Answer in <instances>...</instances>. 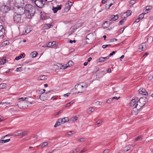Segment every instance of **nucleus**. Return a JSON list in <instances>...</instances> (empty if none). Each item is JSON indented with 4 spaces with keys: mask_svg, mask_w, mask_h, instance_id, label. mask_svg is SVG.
<instances>
[{
    "mask_svg": "<svg viewBox=\"0 0 153 153\" xmlns=\"http://www.w3.org/2000/svg\"><path fill=\"white\" fill-rule=\"evenodd\" d=\"M21 100L18 103V105L20 108H27L28 107V105L32 104V102L28 100V98L27 97H21L19 99V100Z\"/></svg>",
    "mask_w": 153,
    "mask_h": 153,
    "instance_id": "obj_1",
    "label": "nucleus"
},
{
    "mask_svg": "<svg viewBox=\"0 0 153 153\" xmlns=\"http://www.w3.org/2000/svg\"><path fill=\"white\" fill-rule=\"evenodd\" d=\"M87 85L85 83L77 84L75 85V88L78 93H82L86 91Z\"/></svg>",
    "mask_w": 153,
    "mask_h": 153,
    "instance_id": "obj_2",
    "label": "nucleus"
},
{
    "mask_svg": "<svg viewBox=\"0 0 153 153\" xmlns=\"http://www.w3.org/2000/svg\"><path fill=\"white\" fill-rule=\"evenodd\" d=\"M148 100L145 97L140 98L137 102L136 105L139 108L141 109L147 102Z\"/></svg>",
    "mask_w": 153,
    "mask_h": 153,
    "instance_id": "obj_3",
    "label": "nucleus"
},
{
    "mask_svg": "<svg viewBox=\"0 0 153 153\" xmlns=\"http://www.w3.org/2000/svg\"><path fill=\"white\" fill-rule=\"evenodd\" d=\"M10 9V6H7L4 4L0 6V11L3 13H7Z\"/></svg>",
    "mask_w": 153,
    "mask_h": 153,
    "instance_id": "obj_4",
    "label": "nucleus"
},
{
    "mask_svg": "<svg viewBox=\"0 0 153 153\" xmlns=\"http://www.w3.org/2000/svg\"><path fill=\"white\" fill-rule=\"evenodd\" d=\"M46 0H35L34 1L36 5L38 7L42 8L45 4Z\"/></svg>",
    "mask_w": 153,
    "mask_h": 153,
    "instance_id": "obj_5",
    "label": "nucleus"
},
{
    "mask_svg": "<svg viewBox=\"0 0 153 153\" xmlns=\"http://www.w3.org/2000/svg\"><path fill=\"white\" fill-rule=\"evenodd\" d=\"M14 22L16 23H20L21 22V15L16 14L13 16Z\"/></svg>",
    "mask_w": 153,
    "mask_h": 153,
    "instance_id": "obj_6",
    "label": "nucleus"
},
{
    "mask_svg": "<svg viewBox=\"0 0 153 153\" xmlns=\"http://www.w3.org/2000/svg\"><path fill=\"white\" fill-rule=\"evenodd\" d=\"M51 92V91H49L48 93H42L39 97L40 99L42 101H45L47 100L48 97L47 93L50 92Z\"/></svg>",
    "mask_w": 153,
    "mask_h": 153,
    "instance_id": "obj_7",
    "label": "nucleus"
},
{
    "mask_svg": "<svg viewBox=\"0 0 153 153\" xmlns=\"http://www.w3.org/2000/svg\"><path fill=\"white\" fill-rule=\"evenodd\" d=\"M140 108H139L138 107H137V106L135 105V106L131 110V114L134 116L136 115L138 113L139 110L140 109Z\"/></svg>",
    "mask_w": 153,
    "mask_h": 153,
    "instance_id": "obj_8",
    "label": "nucleus"
},
{
    "mask_svg": "<svg viewBox=\"0 0 153 153\" xmlns=\"http://www.w3.org/2000/svg\"><path fill=\"white\" fill-rule=\"evenodd\" d=\"M146 44L145 43H142L141 45L139 46L138 51L141 52L143 51H145L146 49Z\"/></svg>",
    "mask_w": 153,
    "mask_h": 153,
    "instance_id": "obj_9",
    "label": "nucleus"
},
{
    "mask_svg": "<svg viewBox=\"0 0 153 153\" xmlns=\"http://www.w3.org/2000/svg\"><path fill=\"white\" fill-rule=\"evenodd\" d=\"M72 5V3L71 1H68V3L65 5V7L64 10L65 11L68 12L70 9L71 6Z\"/></svg>",
    "mask_w": 153,
    "mask_h": 153,
    "instance_id": "obj_10",
    "label": "nucleus"
},
{
    "mask_svg": "<svg viewBox=\"0 0 153 153\" xmlns=\"http://www.w3.org/2000/svg\"><path fill=\"white\" fill-rule=\"evenodd\" d=\"M138 91L139 94H140L146 96L148 95V93L147 91L145 89L143 88H140L138 90Z\"/></svg>",
    "mask_w": 153,
    "mask_h": 153,
    "instance_id": "obj_11",
    "label": "nucleus"
},
{
    "mask_svg": "<svg viewBox=\"0 0 153 153\" xmlns=\"http://www.w3.org/2000/svg\"><path fill=\"white\" fill-rule=\"evenodd\" d=\"M138 100V98L137 97H135L134 99H132L130 102V105L131 106H134L137 103Z\"/></svg>",
    "mask_w": 153,
    "mask_h": 153,
    "instance_id": "obj_12",
    "label": "nucleus"
},
{
    "mask_svg": "<svg viewBox=\"0 0 153 153\" xmlns=\"http://www.w3.org/2000/svg\"><path fill=\"white\" fill-rule=\"evenodd\" d=\"M4 29L2 25H0V38H2L4 36Z\"/></svg>",
    "mask_w": 153,
    "mask_h": 153,
    "instance_id": "obj_13",
    "label": "nucleus"
},
{
    "mask_svg": "<svg viewBox=\"0 0 153 153\" xmlns=\"http://www.w3.org/2000/svg\"><path fill=\"white\" fill-rule=\"evenodd\" d=\"M95 108L94 107H90L87 110V112L88 114H91L95 111Z\"/></svg>",
    "mask_w": 153,
    "mask_h": 153,
    "instance_id": "obj_14",
    "label": "nucleus"
},
{
    "mask_svg": "<svg viewBox=\"0 0 153 153\" xmlns=\"http://www.w3.org/2000/svg\"><path fill=\"white\" fill-rule=\"evenodd\" d=\"M15 2L18 5L22 6L24 4L23 0H15Z\"/></svg>",
    "mask_w": 153,
    "mask_h": 153,
    "instance_id": "obj_15",
    "label": "nucleus"
},
{
    "mask_svg": "<svg viewBox=\"0 0 153 153\" xmlns=\"http://www.w3.org/2000/svg\"><path fill=\"white\" fill-rule=\"evenodd\" d=\"M30 11L29 10H26V11L25 12V13L26 17L28 18H31V15L30 13Z\"/></svg>",
    "mask_w": 153,
    "mask_h": 153,
    "instance_id": "obj_16",
    "label": "nucleus"
},
{
    "mask_svg": "<svg viewBox=\"0 0 153 153\" xmlns=\"http://www.w3.org/2000/svg\"><path fill=\"white\" fill-rule=\"evenodd\" d=\"M78 118V117L76 116L74 117H73L70 119V123H73L76 121Z\"/></svg>",
    "mask_w": 153,
    "mask_h": 153,
    "instance_id": "obj_17",
    "label": "nucleus"
},
{
    "mask_svg": "<svg viewBox=\"0 0 153 153\" xmlns=\"http://www.w3.org/2000/svg\"><path fill=\"white\" fill-rule=\"evenodd\" d=\"M53 25L52 24H45L43 25V28L44 29H47L50 28L52 27Z\"/></svg>",
    "mask_w": 153,
    "mask_h": 153,
    "instance_id": "obj_18",
    "label": "nucleus"
},
{
    "mask_svg": "<svg viewBox=\"0 0 153 153\" xmlns=\"http://www.w3.org/2000/svg\"><path fill=\"white\" fill-rule=\"evenodd\" d=\"M61 119V121L62 124H64L67 122L70 121V120L68 117H64L62 118H60Z\"/></svg>",
    "mask_w": 153,
    "mask_h": 153,
    "instance_id": "obj_19",
    "label": "nucleus"
},
{
    "mask_svg": "<svg viewBox=\"0 0 153 153\" xmlns=\"http://www.w3.org/2000/svg\"><path fill=\"white\" fill-rule=\"evenodd\" d=\"M62 6V5H61L60 6H58V7H53L52 10H53V12L54 13H56L57 10L61 9Z\"/></svg>",
    "mask_w": 153,
    "mask_h": 153,
    "instance_id": "obj_20",
    "label": "nucleus"
},
{
    "mask_svg": "<svg viewBox=\"0 0 153 153\" xmlns=\"http://www.w3.org/2000/svg\"><path fill=\"white\" fill-rule=\"evenodd\" d=\"M61 124H62L61 121V119H60V118L58 120L54 126L55 127H56L57 126H60Z\"/></svg>",
    "mask_w": 153,
    "mask_h": 153,
    "instance_id": "obj_21",
    "label": "nucleus"
},
{
    "mask_svg": "<svg viewBox=\"0 0 153 153\" xmlns=\"http://www.w3.org/2000/svg\"><path fill=\"white\" fill-rule=\"evenodd\" d=\"M25 32L24 34H27V33H30L31 31V30L30 28L29 27H27L26 28H25Z\"/></svg>",
    "mask_w": 153,
    "mask_h": 153,
    "instance_id": "obj_22",
    "label": "nucleus"
},
{
    "mask_svg": "<svg viewBox=\"0 0 153 153\" xmlns=\"http://www.w3.org/2000/svg\"><path fill=\"white\" fill-rule=\"evenodd\" d=\"M47 79V76L45 75L41 76L38 77V79L41 80H44Z\"/></svg>",
    "mask_w": 153,
    "mask_h": 153,
    "instance_id": "obj_23",
    "label": "nucleus"
},
{
    "mask_svg": "<svg viewBox=\"0 0 153 153\" xmlns=\"http://www.w3.org/2000/svg\"><path fill=\"white\" fill-rule=\"evenodd\" d=\"M142 140V136H140L137 137L136 138L134 139L133 141L134 142L141 141Z\"/></svg>",
    "mask_w": 153,
    "mask_h": 153,
    "instance_id": "obj_24",
    "label": "nucleus"
},
{
    "mask_svg": "<svg viewBox=\"0 0 153 153\" xmlns=\"http://www.w3.org/2000/svg\"><path fill=\"white\" fill-rule=\"evenodd\" d=\"M7 62V60H6V58L4 57L0 61V65L4 64Z\"/></svg>",
    "mask_w": 153,
    "mask_h": 153,
    "instance_id": "obj_25",
    "label": "nucleus"
},
{
    "mask_svg": "<svg viewBox=\"0 0 153 153\" xmlns=\"http://www.w3.org/2000/svg\"><path fill=\"white\" fill-rule=\"evenodd\" d=\"M131 148V145H129L126 146L124 150V152H126L127 151L129 150Z\"/></svg>",
    "mask_w": 153,
    "mask_h": 153,
    "instance_id": "obj_26",
    "label": "nucleus"
},
{
    "mask_svg": "<svg viewBox=\"0 0 153 153\" xmlns=\"http://www.w3.org/2000/svg\"><path fill=\"white\" fill-rule=\"evenodd\" d=\"M118 15H116L115 16L112 15L111 16V18L112 20L115 21L118 19Z\"/></svg>",
    "mask_w": 153,
    "mask_h": 153,
    "instance_id": "obj_27",
    "label": "nucleus"
},
{
    "mask_svg": "<svg viewBox=\"0 0 153 153\" xmlns=\"http://www.w3.org/2000/svg\"><path fill=\"white\" fill-rule=\"evenodd\" d=\"M28 134V132L26 131H24L21 132V135H22V137H24L27 135Z\"/></svg>",
    "mask_w": 153,
    "mask_h": 153,
    "instance_id": "obj_28",
    "label": "nucleus"
},
{
    "mask_svg": "<svg viewBox=\"0 0 153 153\" xmlns=\"http://www.w3.org/2000/svg\"><path fill=\"white\" fill-rule=\"evenodd\" d=\"M79 148H77L71 151L70 152V153H76L79 152Z\"/></svg>",
    "mask_w": 153,
    "mask_h": 153,
    "instance_id": "obj_29",
    "label": "nucleus"
},
{
    "mask_svg": "<svg viewBox=\"0 0 153 153\" xmlns=\"http://www.w3.org/2000/svg\"><path fill=\"white\" fill-rule=\"evenodd\" d=\"M9 42L8 41L6 40L5 41H4L2 43V46H4L6 45H8L9 44Z\"/></svg>",
    "mask_w": 153,
    "mask_h": 153,
    "instance_id": "obj_30",
    "label": "nucleus"
},
{
    "mask_svg": "<svg viewBox=\"0 0 153 153\" xmlns=\"http://www.w3.org/2000/svg\"><path fill=\"white\" fill-rule=\"evenodd\" d=\"M104 61L103 57H100L97 60V62L98 63L102 62Z\"/></svg>",
    "mask_w": 153,
    "mask_h": 153,
    "instance_id": "obj_31",
    "label": "nucleus"
},
{
    "mask_svg": "<svg viewBox=\"0 0 153 153\" xmlns=\"http://www.w3.org/2000/svg\"><path fill=\"white\" fill-rule=\"evenodd\" d=\"M69 67V65H68V64H65L64 65L61 66L60 67V69H66L67 68Z\"/></svg>",
    "mask_w": 153,
    "mask_h": 153,
    "instance_id": "obj_32",
    "label": "nucleus"
},
{
    "mask_svg": "<svg viewBox=\"0 0 153 153\" xmlns=\"http://www.w3.org/2000/svg\"><path fill=\"white\" fill-rule=\"evenodd\" d=\"M131 11L130 10H128L126 12L124 13V14H126V16L128 17L129 16L131 15Z\"/></svg>",
    "mask_w": 153,
    "mask_h": 153,
    "instance_id": "obj_33",
    "label": "nucleus"
},
{
    "mask_svg": "<svg viewBox=\"0 0 153 153\" xmlns=\"http://www.w3.org/2000/svg\"><path fill=\"white\" fill-rule=\"evenodd\" d=\"M48 145V143L47 142H45L42 143L41 144V147L42 148H43L44 147L47 146Z\"/></svg>",
    "mask_w": 153,
    "mask_h": 153,
    "instance_id": "obj_34",
    "label": "nucleus"
},
{
    "mask_svg": "<svg viewBox=\"0 0 153 153\" xmlns=\"http://www.w3.org/2000/svg\"><path fill=\"white\" fill-rule=\"evenodd\" d=\"M10 140V139H7L6 140H1L0 141V142L2 143H7Z\"/></svg>",
    "mask_w": 153,
    "mask_h": 153,
    "instance_id": "obj_35",
    "label": "nucleus"
},
{
    "mask_svg": "<svg viewBox=\"0 0 153 153\" xmlns=\"http://www.w3.org/2000/svg\"><path fill=\"white\" fill-rule=\"evenodd\" d=\"M7 86L6 84L2 83L0 84V89H3L5 88Z\"/></svg>",
    "mask_w": 153,
    "mask_h": 153,
    "instance_id": "obj_36",
    "label": "nucleus"
},
{
    "mask_svg": "<svg viewBox=\"0 0 153 153\" xmlns=\"http://www.w3.org/2000/svg\"><path fill=\"white\" fill-rule=\"evenodd\" d=\"M74 101L73 100L71 101V102H69V103H67V104H66V105H65V107H69V106H70L71 105V104H73V103H74Z\"/></svg>",
    "mask_w": 153,
    "mask_h": 153,
    "instance_id": "obj_37",
    "label": "nucleus"
},
{
    "mask_svg": "<svg viewBox=\"0 0 153 153\" xmlns=\"http://www.w3.org/2000/svg\"><path fill=\"white\" fill-rule=\"evenodd\" d=\"M21 132L20 131H18L14 133V136H17L21 135Z\"/></svg>",
    "mask_w": 153,
    "mask_h": 153,
    "instance_id": "obj_38",
    "label": "nucleus"
},
{
    "mask_svg": "<svg viewBox=\"0 0 153 153\" xmlns=\"http://www.w3.org/2000/svg\"><path fill=\"white\" fill-rule=\"evenodd\" d=\"M136 1V0H133L129 2V3L128 5L129 6H131L133 4L135 3Z\"/></svg>",
    "mask_w": 153,
    "mask_h": 153,
    "instance_id": "obj_39",
    "label": "nucleus"
},
{
    "mask_svg": "<svg viewBox=\"0 0 153 153\" xmlns=\"http://www.w3.org/2000/svg\"><path fill=\"white\" fill-rule=\"evenodd\" d=\"M73 64V62L71 61H69L66 64L69 65V67L72 66Z\"/></svg>",
    "mask_w": 153,
    "mask_h": 153,
    "instance_id": "obj_40",
    "label": "nucleus"
},
{
    "mask_svg": "<svg viewBox=\"0 0 153 153\" xmlns=\"http://www.w3.org/2000/svg\"><path fill=\"white\" fill-rule=\"evenodd\" d=\"M37 53L36 52H33L31 53L32 56V57H35L37 55Z\"/></svg>",
    "mask_w": 153,
    "mask_h": 153,
    "instance_id": "obj_41",
    "label": "nucleus"
},
{
    "mask_svg": "<svg viewBox=\"0 0 153 153\" xmlns=\"http://www.w3.org/2000/svg\"><path fill=\"white\" fill-rule=\"evenodd\" d=\"M145 14V13H143L140 15L138 18L139 19H140V20L142 19L143 18L144 15Z\"/></svg>",
    "mask_w": 153,
    "mask_h": 153,
    "instance_id": "obj_42",
    "label": "nucleus"
},
{
    "mask_svg": "<svg viewBox=\"0 0 153 153\" xmlns=\"http://www.w3.org/2000/svg\"><path fill=\"white\" fill-rule=\"evenodd\" d=\"M152 8V7L151 6H148L146 7V10L149 11Z\"/></svg>",
    "mask_w": 153,
    "mask_h": 153,
    "instance_id": "obj_43",
    "label": "nucleus"
},
{
    "mask_svg": "<svg viewBox=\"0 0 153 153\" xmlns=\"http://www.w3.org/2000/svg\"><path fill=\"white\" fill-rule=\"evenodd\" d=\"M74 134L75 133L74 131H69L67 133V134L68 135H71L72 134Z\"/></svg>",
    "mask_w": 153,
    "mask_h": 153,
    "instance_id": "obj_44",
    "label": "nucleus"
},
{
    "mask_svg": "<svg viewBox=\"0 0 153 153\" xmlns=\"http://www.w3.org/2000/svg\"><path fill=\"white\" fill-rule=\"evenodd\" d=\"M78 141L80 142H84L85 141V139L84 138H81L78 140Z\"/></svg>",
    "mask_w": 153,
    "mask_h": 153,
    "instance_id": "obj_45",
    "label": "nucleus"
},
{
    "mask_svg": "<svg viewBox=\"0 0 153 153\" xmlns=\"http://www.w3.org/2000/svg\"><path fill=\"white\" fill-rule=\"evenodd\" d=\"M62 110H60V111H59L58 112H56V113H55V114H54V115H58V114H61V113H62Z\"/></svg>",
    "mask_w": 153,
    "mask_h": 153,
    "instance_id": "obj_46",
    "label": "nucleus"
},
{
    "mask_svg": "<svg viewBox=\"0 0 153 153\" xmlns=\"http://www.w3.org/2000/svg\"><path fill=\"white\" fill-rule=\"evenodd\" d=\"M126 19H122L120 21L119 23L120 24V25H122L124 23V22L126 21Z\"/></svg>",
    "mask_w": 153,
    "mask_h": 153,
    "instance_id": "obj_47",
    "label": "nucleus"
},
{
    "mask_svg": "<svg viewBox=\"0 0 153 153\" xmlns=\"http://www.w3.org/2000/svg\"><path fill=\"white\" fill-rule=\"evenodd\" d=\"M0 104L2 105H3L4 104H6V105H10V102H1Z\"/></svg>",
    "mask_w": 153,
    "mask_h": 153,
    "instance_id": "obj_48",
    "label": "nucleus"
},
{
    "mask_svg": "<svg viewBox=\"0 0 153 153\" xmlns=\"http://www.w3.org/2000/svg\"><path fill=\"white\" fill-rule=\"evenodd\" d=\"M52 45L51 43V42H49L48 44V45L47 47L49 48H51L52 47Z\"/></svg>",
    "mask_w": 153,
    "mask_h": 153,
    "instance_id": "obj_49",
    "label": "nucleus"
},
{
    "mask_svg": "<svg viewBox=\"0 0 153 153\" xmlns=\"http://www.w3.org/2000/svg\"><path fill=\"white\" fill-rule=\"evenodd\" d=\"M30 7L31 8V9H32V10H34V8L32 6V5H30V4H28V5L27 6V7H26V8H27V7Z\"/></svg>",
    "mask_w": 153,
    "mask_h": 153,
    "instance_id": "obj_50",
    "label": "nucleus"
},
{
    "mask_svg": "<svg viewBox=\"0 0 153 153\" xmlns=\"http://www.w3.org/2000/svg\"><path fill=\"white\" fill-rule=\"evenodd\" d=\"M120 98V97H112L111 99L112 100H113L114 99H116L117 100L118 99H119Z\"/></svg>",
    "mask_w": 153,
    "mask_h": 153,
    "instance_id": "obj_51",
    "label": "nucleus"
},
{
    "mask_svg": "<svg viewBox=\"0 0 153 153\" xmlns=\"http://www.w3.org/2000/svg\"><path fill=\"white\" fill-rule=\"evenodd\" d=\"M70 93H68L67 94H64L63 95L64 97H68L70 95Z\"/></svg>",
    "mask_w": 153,
    "mask_h": 153,
    "instance_id": "obj_52",
    "label": "nucleus"
},
{
    "mask_svg": "<svg viewBox=\"0 0 153 153\" xmlns=\"http://www.w3.org/2000/svg\"><path fill=\"white\" fill-rule=\"evenodd\" d=\"M21 58V56H18L16 57V58H15V59L16 60H19V59H20Z\"/></svg>",
    "mask_w": 153,
    "mask_h": 153,
    "instance_id": "obj_53",
    "label": "nucleus"
},
{
    "mask_svg": "<svg viewBox=\"0 0 153 153\" xmlns=\"http://www.w3.org/2000/svg\"><path fill=\"white\" fill-rule=\"evenodd\" d=\"M22 68L21 67L18 68L16 69V71H19L22 70Z\"/></svg>",
    "mask_w": 153,
    "mask_h": 153,
    "instance_id": "obj_54",
    "label": "nucleus"
},
{
    "mask_svg": "<svg viewBox=\"0 0 153 153\" xmlns=\"http://www.w3.org/2000/svg\"><path fill=\"white\" fill-rule=\"evenodd\" d=\"M124 28H125L124 27H123V28H121L120 29V33H123V30L124 29Z\"/></svg>",
    "mask_w": 153,
    "mask_h": 153,
    "instance_id": "obj_55",
    "label": "nucleus"
},
{
    "mask_svg": "<svg viewBox=\"0 0 153 153\" xmlns=\"http://www.w3.org/2000/svg\"><path fill=\"white\" fill-rule=\"evenodd\" d=\"M87 151V149H82L80 151V152L81 153H82L84 152H86Z\"/></svg>",
    "mask_w": 153,
    "mask_h": 153,
    "instance_id": "obj_56",
    "label": "nucleus"
},
{
    "mask_svg": "<svg viewBox=\"0 0 153 153\" xmlns=\"http://www.w3.org/2000/svg\"><path fill=\"white\" fill-rule=\"evenodd\" d=\"M115 53V51H112L111 53L109 54V56H111L113 55V54H114Z\"/></svg>",
    "mask_w": 153,
    "mask_h": 153,
    "instance_id": "obj_57",
    "label": "nucleus"
},
{
    "mask_svg": "<svg viewBox=\"0 0 153 153\" xmlns=\"http://www.w3.org/2000/svg\"><path fill=\"white\" fill-rule=\"evenodd\" d=\"M25 55L24 53L21 54L20 56H21V58H24L25 57Z\"/></svg>",
    "mask_w": 153,
    "mask_h": 153,
    "instance_id": "obj_58",
    "label": "nucleus"
},
{
    "mask_svg": "<svg viewBox=\"0 0 153 153\" xmlns=\"http://www.w3.org/2000/svg\"><path fill=\"white\" fill-rule=\"evenodd\" d=\"M102 122V120H98L97 121V124H100Z\"/></svg>",
    "mask_w": 153,
    "mask_h": 153,
    "instance_id": "obj_59",
    "label": "nucleus"
},
{
    "mask_svg": "<svg viewBox=\"0 0 153 153\" xmlns=\"http://www.w3.org/2000/svg\"><path fill=\"white\" fill-rule=\"evenodd\" d=\"M112 100L111 99H108L106 101V102L108 103H111Z\"/></svg>",
    "mask_w": 153,
    "mask_h": 153,
    "instance_id": "obj_60",
    "label": "nucleus"
},
{
    "mask_svg": "<svg viewBox=\"0 0 153 153\" xmlns=\"http://www.w3.org/2000/svg\"><path fill=\"white\" fill-rule=\"evenodd\" d=\"M51 43L52 45H53L52 47H53V46H54L55 45H56V42L55 41H53L52 42H51Z\"/></svg>",
    "mask_w": 153,
    "mask_h": 153,
    "instance_id": "obj_61",
    "label": "nucleus"
},
{
    "mask_svg": "<svg viewBox=\"0 0 153 153\" xmlns=\"http://www.w3.org/2000/svg\"><path fill=\"white\" fill-rule=\"evenodd\" d=\"M107 1L106 0H102V4H105Z\"/></svg>",
    "mask_w": 153,
    "mask_h": 153,
    "instance_id": "obj_62",
    "label": "nucleus"
},
{
    "mask_svg": "<svg viewBox=\"0 0 153 153\" xmlns=\"http://www.w3.org/2000/svg\"><path fill=\"white\" fill-rule=\"evenodd\" d=\"M51 99L53 100H55L57 99L56 97L55 96H53L51 98Z\"/></svg>",
    "mask_w": 153,
    "mask_h": 153,
    "instance_id": "obj_63",
    "label": "nucleus"
},
{
    "mask_svg": "<svg viewBox=\"0 0 153 153\" xmlns=\"http://www.w3.org/2000/svg\"><path fill=\"white\" fill-rule=\"evenodd\" d=\"M108 150H105L103 151V153H108Z\"/></svg>",
    "mask_w": 153,
    "mask_h": 153,
    "instance_id": "obj_64",
    "label": "nucleus"
}]
</instances>
